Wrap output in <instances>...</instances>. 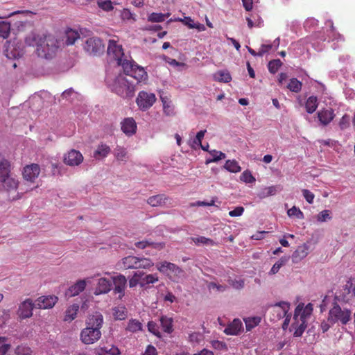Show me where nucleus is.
<instances>
[{
	"label": "nucleus",
	"instance_id": "nucleus-1",
	"mask_svg": "<svg viewBox=\"0 0 355 355\" xmlns=\"http://www.w3.org/2000/svg\"><path fill=\"white\" fill-rule=\"evenodd\" d=\"M25 43L36 48L39 57L50 58L58 49L55 37L50 33L40 31H32L25 38Z\"/></svg>",
	"mask_w": 355,
	"mask_h": 355
},
{
	"label": "nucleus",
	"instance_id": "nucleus-2",
	"mask_svg": "<svg viewBox=\"0 0 355 355\" xmlns=\"http://www.w3.org/2000/svg\"><path fill=\"white\" fill-rule=\"evenodd\" d=\"M103 323V317L101 313L96 312L89 315L86 321V327L80 332V340L85 345H91L98 341L101 337L100 329Z\"/></svg>",
	"mask_w": 355,
	"mask_h": 355
},
{
	"label": "nucleus",
	"instance_id": "nucleus-3",
	"mask_svg": "<svg viewBox=\"0 0 355 355\" xmlns=\"http://www.w3.org/2000/svg\"><path fill=\"white\" fill-rule=\"evenodd\" d=\"M0 185L6 191H16L19 181L16 175L11 172V164L7 159L0 162Z\"/></svg>",
	"mask_w": 355,
	"mask_h": 355
},
{
	"label": "nucleus",
	"instance_id": "nucleus-4",
	"mask_svg": "<svg viewBox=\"0 0 355 355\" xmlns=\"http://www.w3.org/2000/svg\"><path fill=\"white\" fill-rule=\"evenodd\" d=\"M157 269L173 282H179L184 276V270L173 263L166 261L157 263Z\"/></svg>",
	"mask_w": 355,
	"mask_h": 355
},
{
	"label": "nucleus",
	"instance_id": "nucleus-5",
	"mask_svg": "<svg viewBox=\"0 0 355 355\" xmlns=\"http://www.w3.org/2000/svg\"><path fill=\"white\" fill-rule=\"evenodd\" d=\"M112 91L122 98H132L135 94V88L125 77L119 76L114 80Z\"/></svg>",
	"mask_w": 355,
	"mask_h": 355
},
{
	"label": "nucleus",
	"instance_id": "nucleus-6",
	"mask_svg": "<svg viewBox=\"0 0 355 355\" xmlns=\"http://www.w3.org/2000/svg\"><path fill=\"white\" fill-rule=\"evenodd\" d=\"M351 311L348 309H342L337 303H334L329 311L328 321L331 324L340 322L347 324L351 320Z\"/></svg>",
	"mask_w": 355,
	"mask_h": 355
},
{
	"label": "nucleus",
	"instance_id": "nucleus-7",
	"mask_svg": "<svg viewBox=\"0 0 355 355\" xmlns=\"http://www.w3.org/2000/svg\"><path fill=\"white\" fill-rule=\"evenodd\" d=\"M84 49L90 55H99L104 52L105 45L100 38L92 37L85 41Z\"/></svg>",
	"mask_w": 355,
	"mask_h": 355
},
{
	"label": "nucleus",
	"instance_id": "nucleus-8",
	"mask_svg": "<svg viewBox=\"0 0 355 355\" xmlns=\"http://www.w3.org/2000/svg\"><path fill=\"white\" fill-rule=\"evenodd\" d=\"M155 101L156 97L153 93L141 91L138 94L136 103L141 110L146 111L153 105Z\"/></svg>",
	"mask_w": 355,
	"mask_h": 355
},
{
	"label": "nucleus",
	"instance_id": "nucleus-9",
	"mask_svg": "<svg viewBox=\"0 0 355 355\" xmlns=\"http://www.w3.org/2000/svg\"><path fill=\"white\" fill-rule=\"evenodd\" d=\"M107 54L111 60H114L116 63H120L121 59L124 58L122 45L119 44L117 41L114 40H110L107 46Z\"/></svg>",
	"mask_w": 355,
	"mask_h": 355
},
{
	"label": "nucleus",
	"instance_id": "nucleus-10",
	"mask_svg": "<svg viewBox=\"0 0 355 355\" xmlns=\"http://www.w3.org/2000/svg\"><path fill=\"white\" fill-rule=\"evenodd\" d=\"M290 309V304L286 302H280L271 307L270 319L277 321L284 318Z\"/></svg>",
	"mask_w": 355,
	"mask_h": 355
},
{
	"label": "nucleus",
	"instance_id": "nucleus-11",
	"mask_svg": "<svg viewBox=\"0 0 355 355\" xmlns=\"http://www.w3.org/2000/svg\"><path fill=\"white\" fill-rule=\"evenodd\" d=\"M34 308L35 302L31 299H26L19 304L17 314L21 319L29 318L33 315Z\"/></svg>",
	"mask_w": 355,
	"mask_h": 355
},
{
	"label": "nucleus",
	"instance_id": "nucleus-12",
	"mask_svg": "<svg viewBox=\"0 0 355 355\" xmlns=\"http://www.w3.org/2000/svg\"><path fill=\"white\" fill-rule=\"evenodd\" d=\"M83 161V155L80 151L75 149L69 150L64 156V163L71 166H78Z\"/></svg>",
	"mask_w": 355,
	"mask_h": 355
},
{
	"label": "nucleus",
	"instance_id": "nucleus-13",
	"mask_svg": "<svg viewBox=\"0 0 355 355\" xmlns=\"http://www.w3.org/2000/svg\"><path fill=\"white\" fill-rule=\"evenodd\" d=\"M58 297L55 295L42 296L35 302L36 309H46L52 308L58 302Z\"/></svg>",
	"mask_w": 355,
	"mask_h": 355
},
{
	"label": "nucleus",
	"instance_id": "nucleus-14",
	"mask_svg": "<svg viewBox=\"0 0 355 355\" xmlns=\"http://www.w3.org/2000/svg\"><path fill=\"white\" fill-rule=\"evenodd\" d=\"M40 173V167L37 164L27 165L24 168L23 177L31 182H34Z\"/></svg>",
	"mask_w": 355,
	"mask_h": 355
},
{
	"label": "nucleus",
	"instance_id": "nucleus-15",
	"mask_svg": "<svg viewBox=\"0 0 355 355\" xmlns=\"http://www.w3.org/2000/svg\"><path fill=\"white\" fill-rule=\"evenodd\" d=\"M312 311V304L309 303L305 307H304L303 304H300L295 308L293 320H297V318H300V320L306 321L307 318L311 315Z\"/></svg>",
	"mask_w": 355,
	"mask_h": 355
},
{
	"label": "nucleus",
	"instance_id": "nucleus-16",
	"mask_svg": "<svg viewBox=\"0 0 355 355\" xmlns=\"http://www.w3.org/2000/svg\"><path fill=\"white\" fill-rule=\"evenodd\" d=\"M317 115L320 123L322 126L328 125L336 116L332 108H323L318 112Z\"/></svg>",
	"mask_w": 355,
	"mask_h": 355
},
{
	"label": "nucleus",
	"instance_id": "nucleus-17",
	"mask_svg": "<svg viewBox=\"0 0 355 355\" xmlns=\"http://www.w3.org/2000/svg\"><path fill=\"white\" fill-rule=\"evenodd\" d=\"M112 282L114 285V292L119 294V298L124 296L125 288L126 287L127 279L123 275H119L112 277Z\"/></svg>",
	"mask_w": 355,
	"mask_h": 355
},
{
	"label": "nucleus",
	"instance_id": "nucleus-18",
	"mask_svg": "<svg viewBox=\"0 0 355 355\" xmlns=\"http://www.w3.org/2000/svg\"><path fill=\"white\" fill-rule=\"evenodd\" d=\"M309 252V245L304 243L297 247L292 254V261L293 263H298L304 259Z\"/></svg>",
	"mask_w": 355,
	"mask_h": 355
},
{
	"label": "nucleus",
	"instance_id": "nucleus-19",
	"mask_svg": "<svg viewBox=\"0 0 355 355\" xmlns=\"http://www.w3.org/2000/svg\"><path fill=\"white\" fill-rule=\"evenodd\" d=\"M121 130L128 136H131L136 132L137 124L133 118H126L121 122Z\"/></svg>",
	"mask_w": 355,
	"mask_h": 355
},
{
	"label": "nucleus",
	"instance_id": "nucleus-20",
	"mask_svg": "<svg viewBox=\"0 0 355 355\" xmlns=\"http://www.w3.org/2000/svg\"><path fill=\"white\" fill-rule=\"evenodd\" d=\"M86 287V282L84 279L78 280L76 284L69 287L65 293L66 297H71L78 295L83 291Z\"/></svg>",
	"mask_w": 355,
	"mask_h": 355
},
{
	"label": "nucleus",
	"instance_id": "nucleus-21",
	"mask_svg": "<svg viewBox=\"0 0 355 355\" xmlns=\"http://www.w3.org/2000/svg\"><path fill=\"white\" fill-rule=\"evenodd\" d=\"M243 324L239 319H234L225 329L224 332L227 335H238L242 330Z\"/></svg>",
	"mask_w": 355,
	"mask_h": 355
},
{
	"label": "nucleus",
	"instance_id": "nucleus-22",
	"mask_svg": "<svg viewBox=\"0 0 355 355\" xmlns=\"http://www.w3.org/2000/svg\"><path fill=\"white\" fill-rule=\"evenodd\" d=\"M168 198L164 194H158L150 196L147 200V203L151 207H162L166 204Z\"/></svg>",
	"mask_w": 355,
	"mask_h": 355
},
{
	"label": "nucleus",
	"instance_id": "nucleus-23",
	"mask_svg": "<svg viewBox=\"0 0 355 355\" xmlns=\"http://www.w3.org/2000/svg\"><path fill=\"white\" fill-rule=\"evenodd\" d=\"M116 159L119 162L125 163L129 159V154L127 149L121 146H116L113 151Z\"/></svg>",
	"mask_w": 355,
	"mask_h": 355
},
{
	"label": "nucleus",
	"instance_id": "nucleus-24",
	"mask_svg": "<svg viewBox=\"0 0 355 355\" xmlns=\"http://www.w3.org/2000/svg\"><path fill=\"white\" fill-rule=\"evenodd\" d=\"M291 328L294 330L293 336L295 337H300L302 335L304 330L306 328V321L304 320H294V322L291 324Z\"/></svg>",
	"mask_w": 355,
	"mask_h": 355
},
{
	"label": "nucleus",
	"instance_id": "nucleus-25",
	"mask_svg": "<svg viewBox=\"0 0 355 355\" xmlns=\"http://www.w3.org/2000/svg\"><path fill=\"white\" fill-rule=\"evenodd\" d=\"M111 282L106 278H100L96 288L95 294L107 293L111 290Z\"/></svg>",
	"mask_w": 355,
	"mask_h": 355
},
{
	"label": "nucleus",
	"instance_id": "nucleus-26",
	"mask_svg": "<svg viewBox=\"0 0 355 355\" xmlns=\"http://www.w3.org/2000/svg\"><path fill=\"white\" fill-rule=\"evenodd\" d=\"M138 257L135 256H128L121 260L122 268L127 269H138Z\"/></svg>",
	"mask_w": 355,
	"mask_h": 355
},
{
	"label": "nucleus",
	"instance_id": "nucleus-27",
	"mask_svg": "<svg viewBox=\"0 0 355 355\" xmlns=\"http://www.w3.org/2000/svg\"><path fill=\"white\" fill-rule=\"evenodd\" d=\"M111 152V149L107 144H101L98 146L94 153V157L96 159H103L106 157Z\"/></svg>",
	"mask_w": 355,
	"mask_h": 355
},
{
	"label": "nucleus",
	"instance_id": "nucleus-28",
	"mask_svg": "<svg viewBox=\"0 0 355 355\" xmlns=\"http://www.w3.org/2000/svg\"><path fill=\"white\" fill-rule=\"evenodd\" d=\"M120 353L119 348L112 345L103 346L98 350L99 355H119Z\"/></svg>",
	"mask_w": 355,
	"mask_h": 355
},
{
	"label": "nucleus",
	"instance_id": "nucleus-29",
	"mask_svg": "<svg viewBox=\"0 0 355 355\" xmlns=\"http://www.w3.org/2000/svg\"><path fill=\"white\" fill-rule=\"evenodd\" d=\"M214 80L220 83H227L232 80V76L227 71H218L214 74Z\"/></svg>",
	"mask_w": 355,
	"mask_h": 355
},
{
	"label": "nucleus",
	"instance_id": "nucleus-30",
	"mask_svg": "<svg viewBox=\"0 0 355 355\" xmlns=\"http://www.w3.org/2000/svg\"><path fill=\"white\" fill-rule=\"evenodd\" d=\"M130 76L133 77L135 79L137 80L139 82L145 80L147 79L148 75L145 69L137 64L135 67V69L132 71V73L130 75Z\"/></svg>",
	"mask_w": 355,
	"mask_h": 355
},
{
	"label": "nucleus",
	"instance_id": "nucleus-31",
	"mask_svg": "<svg viewBox=\"0 0 355 355\" xmlns=\"http://www.w3.org/2000/svg\"><path fill=\"white\" fill-rule=\"evenodd\" d=\"M116 64L119 66H121L123 67L124 73L128 76L132 73L135 67H136L137 64L134 61L131 62L125 58L121 59L120 63Z\"/></svg>",
	"mask_w": 355,
	"mask_h": 355
},
{
	"label": "nucleus",
	"instance_id": "nucleus-32",
	"mask_svg": "<svg viewBox=\"0 0 355 355\" xmlns=\"http://www.w3.org/2000/svg\"><path fill=\"white\" fill-rule=\"evenodd\" d=\"M318 98L315 96H309L305 103L306 111L309 114L313 113L318 108Z\"/></svg>",
	"mask_w": 355,
	"mask_h": 355
},
{
	"label": "nucleus",
	"instance_id": "nucleus-33",
	"mask_svg": "<svg viewBox=\"0 0 355 355\" xmlns=\"http://www.w3.org/2000/svg\"><path fill=\"white\" fill-rule=\"evenodd\" d=\"M159 281L157 274H149L146 275H141L140 286L146 288L148 284H155Z\"/></svg>",
	"mask_w": 355,
	"mask_h": 355
},
{
	"label": "nucleus",
	"instance_id": "nucleus-34",
	"mask_svg": "<svg viewBox=\"0 0 355 355\" xmlns=\"http://www.w3.org/2000/svg\"><path fill=\"white\" fill-rule=\"evenodd\" d=\"M79 310V305L74 304L70 306L66 311L64 320L72 321L76 318L77 313Z\"/></svg>",
	"mask_w": 355,
	"mask_h": 355
},
{
	"label": "nucleus",
	"instance_id": "nucleus-35",
	"mask_svg": "<svg viewBox=\"0 0 355 355\" xmlns=\"http://www.w3.org/2000/svg\"><path fill=\"white\" fill-rule=\"evenodd\" d=\"M125 330L131 333H135L142 330V324L136 319H130L128 322Z\"/></svg>",
	"mask_w": 355,
	"mask_h": 355
},
{
	"label": "nucleus",
	"instance_id": "nucleus-36",
	"mask_svg": "<svg viewBox=\"0 0 355 355\" xmlns=\"http://www.w3.org/2000/svg\"><path fill=\"white\" fill-rule=\"evenodd\" d=\"M66 41L67 45H72L80 37L79 33L71 28H69L65 33Z\"/></svg>",
	"mask_w": 355,
	"mask_h": 355
},
{
	"label": "nucleus",
	"instance_id": "nucleus-37",
	"mask_svg": "<svg viewBox=\"0 0 355 355\" xmlns=\"http://www.w3.org/2000/svg\"><path fill=\"white\" fill-rule=\"evenodd\" d=\"M160 322L162 327L165 332L170 334L173 331L172 318L166 316H162L160 318Z\"/></svg>",
	"mask_w": 355,
	"mask_h": 355
},
{
	"label": "nucleus",
	"instance_id": "nucleus-38",
	"mask_svg": "<svg viewBox=\"0 0 355 355\" xmlns=\"http://www.w3.org/2000/svg\"><path fill=\"white\" fill-rule=\"evenodd\" d=\"M224 168L231 172V173H238L241 170V166L239 165V163L236 160H227Z\"/></svg>",
	"mask_w": 355,
	"mask_h": 355
},
{
	"label": "nucleus",
	"instance_id": "nucleus-39",
	"mask_svg": "<svg viewBox=\"0 0 355 355\" xmlns=\"http://www.w3.org/2000/svg\"><path fill=\"white\" fill-rule=\"evenodd\" d=\"M302 83L297 78L290 79L287 88L293 92L298 93L301 91Z\"/></svg>",
	"mask_w": 355,
	"mask_h": 355
},
{
	"label": "nucleus",
	"instance_id": "nucleus-40",
	"mask_svg": "<svg viewBox=\"0 0 355 355\" xmlns=\"http://www.w3.org/2000/svg\"><path fill=\"white\" fill-rule=\"evenodd\" d=\"M209 154L211 155L212 158L207 159L206 160V164H209L211 162H217L219 160L225 159L226 155L221 151H218L216 150H213L209 151Z\"/></svg>",
	"mask_w": 355,
	"mask_h": 355
},
{
	"label": "nucleus",
	"instance_id": "nucleus-41",
	"mask_svg": "<svg viewBox=\"0 0 355 355\" xmlns=\"http://www.w3.org/2000/svg\"><path fill=\"white\" fill-rule=\"evenodd\" d=\"M113 315L116 320H123L127 317V310L124 306H118L113 309Z\"/></svg>",
	"mask_w": 355,
	"mask_h": 355
},
{
	"label": "nucleus",
	"instance_id": "nucleus-42",
	"mask_svg": "<svg viewBox=\"0 0 355 355\" xmlns=\"http://www.w3.org/2000/svg\"><path fill=\"white\" fill-rule=\"evenodd\" d=\"M141 275H144V272L137 271L134 272L132 277L129 279L128 282L130 288H134L138 284L140 286Z\"/></svg>",
	"mask_w": 355,
	"mask_h": 355
},
{
	"label": "nucleus",
	"instance_id": "nucleus-43",
	"mask_svg": "<svg viewBox=\"0 0 355 355\" xmlns=\"http://www.w3.org/2000/svg\"><path fill=\"white\" fill-rule=\"evenodd\" d=\"M10 30V24L6 21H0V37L3 40L9 36Z\"/></svg>",
	"mask_w": 355,
	"mask_h": 355
},
{
	"label": "nucleus",
	"instance_id": "nucleus-44",
	"mask_svg": "<svg viewBox=\"0 0 355 355\" xmlns=\"http://www.w3.org/2000/svg\"><path fill=\"white\" fill-rule=\"evenodd\" d=\"M169 16L168 14L164 15L162 13H156L153 12L151 13L148 17V20L151 22H162L164 21L166 18H167Z\"/></svg>",
	"mask_w": 355,
	"mask_h": 355
},
{
	"label": "nucleus",
	"instance_id": "nucleus-45",
	"mask_svg": "<svg viewBox=\"0 0 355 355\" xmlns=\"http://www.w3.org/2000/svg\"><path fill=\"white\" fill-rule=\"evenodd\" d=\"M287 214L289 217H295L297 219H303L304 218L303 212L295 206L289 209L287 211Z\"/></svg>",
	"mask_w": 355,
	"mask_h": 355
},
{
	"label": "nucleus",
	"instance_id": "nucleus-46",
	"mask_svg": "<svg viewBox=\"0 0 355 355\" xmlns=\"http://www.w3.org/2000/svg\"><path fill=\"white\" fill-rule=\"evenodd\" d=\"M288 260V257H282L278 261H277L272 266V267L270 269V271L269 272V273L271 274V275H275L277 272H278V271L279 270L281 267L282 266L285 265Z\"/></svg>",
	"mask_w": 355,
	"mask_h": 355
},
{
	"label": "nucleus",
	"instance_id": "nucleus-47",
	"mask_svg": "<svg viewBox=\"0 0 355 355\" xmlns=\"http://www.w3.org/2000/svg\"><path fill=\"white\" fill-rule=\"evenodd\" d=\"M282 64V62L279 59L270 60L268 64V71L274 74L278 71Z\"/></svg>",
	"mask_w": 355,
	"mask_h": 355
},
{
	"label": "nucleus",
	"instance_id": "nucleus-48",
	"mask_svg": "<svg viewBox=\"0 0 355 355\" xmlns=\"http://www.w3.org/2000/svg\"><path fill=\"white\" fill-rule=\"evenodd\" d=\"M97 4L100 8L106 12L112 11L114 9L112 2L110 0H98Z\"/></svg>",
	"mask_w": 355,
	"mask_h": 355
},
{
	"label": "nucleus",
	"instance_id": "nucleus-49",
	"mask_svg": "<svg viewBox=\"0 0 355 355\" xmlns=\"http://www.w3.org/2000/svg\"><path fill=\"white\" fill-rule=\"evenodd\" d=\"M193 241L196 244H203V245H215V242L209 238H206L205 236H198L192 238Z\"/></svg>",
	"mask_w": 355,
	"mask_h": 355
},
{
	"label": "nucleus",
	"instance_id": "nucleus-50",
	"mask_svg": "<svg viewBox=\"0 0 355 355\" xmlns=\"http://www.w3.org/2000/svg\"><path fill=\"white\" fill-rule=\"evenodd\" d=\"M16 355H32V350L30 347L24 345H19L15 349Z\"/></svg>",
	"mask_w": 355,
	"mask_h": 355
},
{
	"label": "nucleus",
	"instance_id": "nucleus-51",
	"mask_svg": "<svg viewBox=\"0 0 355 355\" xmlns=\"http://www.w3.org/2000/svg\"><path fill=\"white\" fill-rule=\"evenodd\" d=\"M138 268H150L154 263L153 262L147 258H138Z\"/></svg>",
	"mask_w": 355,
	"mask_h": 355
},
{
	"label": "nucleus",
	"instance_id": "nucleus-52",
	"mask_svg": "<svg viewBox=\"0 0 355 355\" xmlns=\"http://www.w3.org/2000/svg\"><path fill=\"white\" fill-rule=\"evenodd\" d=\"M240 180L245 183H253L255 182V178L253 177L251 172L248 170L241 173Z\"/></svg>",
	"mask_w": 355,
	"mask_h": 355
},
{
	"label": "nucleus",
	"instance_id": "nucleus-53",
	"mask_svg": "<svg viewBox=\"0 0 355 355\" xmlns=\"http://www.w3.org/2000/svg\"><path fill=\"white\" fill-rule=\"evenodd\" d=\"M331 211L328 209L320 211L316 216L318 222H324L327 220H331Z\"/></svg>",
	"mask_w": 355,
	"mask_h": 355
},
{
	"label": "nucleus",
	"instance_id": "nucleus-54",
	"mask_svg": "<svg viewBox=\"0 0 355 355\" xmlns=\"http://www.w3.org/2000/svg\"><path fill=\"white\" fill-rule=\"evenodd\" d=\"M228 283L230 286H232L234 288L240 290L244 286V280L243 279H229Z\"/></svg>",
	"mask_w": 355,
	"mask_h": 355
},
{
	"label": "nucleus",
	"instance_id": "nucleus-55",
	"mask_svg": "<svg viewBox=\"0 0 355 355\" xmlns=\"http://www.w3.org/2000/svg\"><path fill=\"white\" fill-rule=\"evenodd\" d=\"M148 330L157 337H160L161 334L159 330V327L154 321H149L148 322Z\"/></svg>",
	"mask_w": 355,
	"mask_h": 355
},
{
	"label": "nucleus",
	"instance_id": "nucleus-56",
	"mask_svg": "<svg viewBox=\"0 0 355 355\" xmlns=\"http://www.w3.org/2000/svg\"><path fill=\"white\" fill-rule=\"evenodd\" d=\"M351 288L352 289V282L351 279H349L347 284L343 286L344 293L340 295L339 297H340L342 300L345 301L347 300V295H349L351 293Z\"/></svg>",
	"mask_w": 355,
	"mask_h": 355
},
{
	"label": "nucleus",
	"instance_id": "nucleus-57",
	"mask_svg": "<svg viewBox=\"0 0 355 355\" xmlns=\"http://www.w3.org/2000/svg\"><path fill=\"white\" fill-rule=\"evenodd\" d=\"M260 322L259 318H248V320H245L246 329L250 331L255 326L258 325Z\"/></svg>",
	"mask_w": 355,
	"mask_h": 355
},
{
	"label": "nucleus",
	"instance_id": "nucleus-58",
	"mask_svg": "<svg viewBox=\"0 0 355 355\" xmlns=\"http://www.w3.org/2000/svg\"><path fill=\"white\" fill-rule=\"evenodd\" d=\"M302 192L307 202L312 204L313 202L315 195L308 189H302Z\"/></svg>",
	"mask_w": 355,
	"mask_h": 355
},
{
	"label": "nucleus",
	"instance_id": "nucleus-59",
	"mask_svg": "<svg viewBox=\"0 0 355 355\" xmlns=\"http://www.w3.org/2000/svg\"><path fill=\"white\" fill-rule=\"evenodd\" d=\"M163 102L164 112L168 116H172L174 114L173 107L170 105L169 103L164 101L162 98Z\"/></svg>",
	"mask_w": 355,
	"mask_h": 355
},
{
	"label": "nucleus",
	"instance_id": "nucleus-60",
	"mask_svg": "<svg viewBox=\"0 0 355 355\" xmlns=\"http://www.w3.org/2000/svg\"><path fill=\"white\" fill-rule=\"evenodd\" d=\"M349 125V116L347 114H345L340 119L339 122V126L341 130L346 129Z\"/></svg>",
	"mask_w": 355,
	"mask_h": 355
},
{
	"label": "nucleus",
	"instance_id": "nucleus-61",
	"mask_svg": "<svg viewBox=\"0 0 355 355\" xmlns=\"http://www.w3.org/2000/svg\"><path fill=\"white\" fill-rule=\"evenodd\" d=\"M244 211V208L243 207H236L233 210L229 212V215L231 217H237L240 216L243 214Z\"/></svg>",
	"mask_w": 355,
	"mask_h": 355
},
{
	"label": "nucleus",
	"instance_id": "nucleus-62",
	"mask_svg": "<svg viewBox=\"0 0 355 355\" xmlns=\"http://www.w3.org/2000/svg\"><path fill=\"white\" fill-rule=\"evenodd\" d=\"M208 288L209 290L211 289H216L218 291H220V292H223L226 290L227 288V286H225V285H220V284H217L215 282H210L209 284H208Z\"/></svg>",
	"mask_w": 355,
	"mask_h": 355
},
{
	"label": "nucleus",
	"instance_id": "nucleus-63",
	"mask_svg": "<svg viewBox=\"0 0 355 355\" xmlns=\"http://www.w3.org/2000/svg\"><path fill=\"white\" fill-rule=\"evenodd\" d=\"M205 133H206V130H200V131H199V132L197 133V135H196V138H195V139H194V140H193V144H196V145H198H198H201V144H202V139H203V137H204V136H205Z\"/></svg>",
	"mask_w": 355,
	"mask_h": 355
},
{
	"label": "nucleus",
	"instance_id": "nucleus-64",
	"mask_svg": "<svg viewBox=\"0 0 355 355\" xmlns=\"http://www.w3.org/2000/svg\"><path fill=\"white\" fill-rule=\"evenodd\" d=\"M143 355H157V349L154 346L149 345Z\"/></svg>",
	"mask_w": 355,
	"mask_h": 355
}]
</instances>
